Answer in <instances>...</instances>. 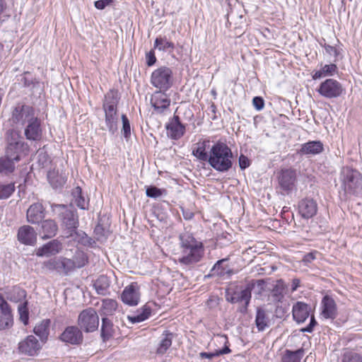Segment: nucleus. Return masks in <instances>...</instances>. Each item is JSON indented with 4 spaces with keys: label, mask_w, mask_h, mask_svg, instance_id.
<instances>
[{
    "label": "nucleus",
    "mask_w": 362,
    "mask_h": 362,
    "mask_svg": "<svg viewBox=\"0 0 362 362\" xmlns=\"http://www.w3.org/2000/svg\"><path fill=\"white\" fill-rule=\"evenodd\" d=\"M233 153L228 146L222 141H216L209 151V164L216 171L228 172L233 165Z\"/></svg>",
    "instance_id": "1"
},
{
    "label": "nucleus",
    "mask_w": 362,
    "mask_h": 362,
    "mask_svg": "<svg viewBox=\"0 0 362 362\" xmlns=\"http://www.w3.org/2000/svg\"><path fill=\"white\" fill-rule=\"evenodd\" d=\"M52 209L58 216L62 228L65 230L66 237H72L77 232L79 225L76 211L69 209L64 204H52Z\"/></svg>",
    "instance_id": "2"
},
{
    "label": "nucleus",
    "mask_w": 362,
    "mask_h": 362,
    "mask_svg": "<svg viewBox=\"0 0 362 362\" xmlns=\"http://www.w3.org/2000/svg\"><path fill=\"white\" fill-rule=\"evenodd\" d=\"M265 281L263 279H259L256 281H251L249 282L245 288L240 291H235L232 293H228L226 296V300L231 303H244L245 310L250 303L251 299V291L257 286L258 288L259 293H262L264 290Z\"/></svg>",
    "instance_id": "3"
},
{
    "label": "nucleus",
    "mask_w": 362,
    "mask_h": 362,
    "mask_svg": "<svg viewBox=\"0 0 362 362\" xmlns=\"http://www.w3.org/2000/svg\"><path fill=\"white\" fill-rule=\"evenodd\" d=\"M117 93L113 90H110L105 96L103 110L105 113V123L109 131L112 134H114L117 129Z\"/></svg>",
    "instance_id": "4"
},
{
    "label": "nucleus",
    "mask_w": 362,
    "mask_h": 362,
    "mask_svg": "<svg viewBox=\"0 0 362 362\" xmlns=\"http://www.w3.org/2000/svg\"><path fill=\"white\" fill-rule=\"evenodd\" d=\"M340 178L346 193L354 194L361 186L362 175L358 170L349 167H344L341 169Z\"/></svg>",
    "instance_id": "5"
},
{
    "label": "nucleus",
    "mask_w": 362,
    "mask_h": 362,
    "mask_svg": "<svg viewBox=\"0 0 362 362\" xmlns=\"http://www.w3.org/2000/svg\"><path fill=\"white\" fill-rule=\"evenodd\" d=\"M151 83L158 90H168L173 84L172 69L165 66L156 69L151 74Z\"/></svg>",
    "instance_id": "6"
},
{
    "label": "nucleus",
    "mask_w": 362,
    "mask_h": 362,
    "mask_svg": "<svg viewBox=\"0 0 362 362\" xmlns=\"http://www.w3.org/2000/svg\"><path fill=\"white\" fill-rule=\"evenodd\" d=\"M78 325L86 332H93L99 326V317L93 308H88L82 310L78 317Z\"/></svg>",
    "instance_id": "7"
},
{
    "label": "nucleus",
    "mask_w": 362,
    "mask_h": 362,
    "mask_svg": "<svg viewBox=\"0 0 362 362\" xmlns=\"http://www.w3.org/2000/svg\"><path fill=\"white\" fill-rule=\"evenodd\" d=\"M35 110L33 107L18 104L12 110L10 121L16 126H25L35 117Z\"/></svg>",
    "instance_id": "8"
},
{
    "label": "nucleus",
    "mask_w": 362,
    "mask_h": 362,
    "mask_svg": "<svg viewBox=\"0 0 362 362\" xmlns=\"http://www.w3.org/2000/svg\"><path fill=\"white\" fill-rule=\"evenodd\" d=\"M344 89L342 85L337 80L332 78L326 79L321 83L317 92L326 98H336L342 95Z\"/></svg>",
    "instance_id": "9"
},
{
    "label": "nucleus",
    "mask_w": 362,
    "mask_h": 362,
    "mask_svg": "<svg viewBox=\"0 0 362 362\" xmlns=\"http://www.w3.org/2000/svg\"><path fill=\"white\" fill-rule=\"evenodd\" d=\"M25 146V142L19 139L18 134L14 131H11L8 139L6 156L14 161L20 160V153Z\"/></svg>",
    "instance_id": "10"
},
{
    "label": "nucleus",
    "mask_w": 362,
    "mask_h": 362,
    "mask_svg": "<svg viewBox=\"0 0 362 362\" xmlns=\"http://www.w3.org/2000/svg\"><path fill=\"white\" fill-rule=\"evenodd\" d=\"M140 298V286L136 282H132L126 286L121 294L122 301L129 306L137 305Z\"/></svg>",
    "instance_id": "11"
},
{
    "label": "nucleus",
    "mask_w": 362,
    "mask_h": 362,
    "mask_svg": "<svg viewBox=\"0 0 362 362\" xmlns=\"http://www.w3.org/2000/svg\"><path fill=\"white\" fill-rule=\"evenodd\" d=\"M165 90H156L151 95V104L157 114H164L169 110L170 99Z\"/></svg>",
    "instance_id": "12"
},
{
    "label": "nucleus",
    "mask_w": 362,
    "mask_h": 362,
    "mask_svg": "<svg viewBox=\"0 0 362 362\" xmlns=\"http://www.w3.org/2000/svg\"><path fill=\"white\" fill-rule=\"evenodd\" d=\"M41 349V344L33 335L28 336L18 344L19 351L29 356H37Z\"/></svg>",
    "instance_id": "13"
},
{
    "label": "nucleus",
    "mask_w": 362,
    "mask_h": 362,
    "mask_svg": "<svg viewBox=\"0 0 362 362\" xmlns=\"http://www.w3.org/2000/svg\"><path fill=\"white\" fill-rule=\"evenodd\" d=\"M279 184L281 189L287 193L293 190L296 180V170L288 168L281 170L278 177Z\"/></svg>",
    "instance_id": "14"
},
{
    "label": "nucleus",
    "mask_w": 362,
    "mask_h": 362,
    "mask_svg": "<svg viewBox=\"0 0 362 362\" xmlns=\"http://www.w3.org/2000/svg\"><path fill=\"white\" fill-rule=\"evenodd\" d=\"M24 134L30 141H40L42 136V129L40 119L35 116L25 125Z\"/></svg>",
    "instance_id": "15"
},
{
    "label": "nucleus",
    "mask_w": 362,
    "mask_h": 362,
    "mask_svg": "<svg viewBox=\"0 0 362 362\" xmlns=\"http://www.w3.org/2000/svg\"><path fill=\"white\" fill-rule=\"evenodd\" d=\"M83 334L80 328L76 326H69L60 335V339L73 345L80 344L83 341Z\"/></svg>",
    "instance_id": "16"
},
{
    "label": "nucleus",
    "mask_w": 362,
    "mask_h": 362,
    "mask_svg": "<svg viewBox=\"0 0 362 362\" xmlns=\"http://www.w3.org/2000/svg\"><path fill=\"white\" fill-rule=\"evenodd\" d=\"M168 136L174 140L180 139L185 132V126L182 124L177 115H174L172 119L166 124Z\"/></svg>",
    "instance_id": "17"
},
{
    "label": "nucleus",
    "mask_w": 362,
    "mask_h": 362,
    "mask_svg": "<svg viewBox=\"0 0 362 362\" xmlns=\"http://www.w3.org/2000/svg\"><path fill=\"white\" fill-rule=\"evenodd\" d=\"M45 216V209L39 202L31 204L26 211L27 221L32 224L40 223Z\"/></svg>",
    "instance_id": "18"
},
{
    "label": "nucleus",
    "mask_w": 362,
    "mask_h": 362,
    "mask_svg": "<svg viewBox=\"0 0 362 362\" xmlns=\"http://www.w3.org/2000/svg\"><path fill=\"white\" fill-rule=\"evenodd\" d=\"M227 262V258L217 261L211 269L210 276H216L223 279L230 278V276L235 274V272L228 267Z\"/></svg>",
    "instance_id": "19"
},
{
    "label": "nucleus",
    "mask_w": 362,
    "mask_h": 362,
    "mask_svg": "<svg viewBox=\"0 0 362 362\" xmlns=\"http://www.w3.org/2000/svg\"><path fill=\"white\" fill-rule=\"evenodd\" d=\"M17 237L20 243L26 245H33L37 241V233L35 229L28 225L19 228Z\"/></svg>",
    "instance_id": "20"
},
{
    "label": "nucleus",
    "mask_w": 362,
    "mask_h": 362,
    "mask_svg": "<svg viewBox=\"0 0 362 362\" xmlns=\"http://www.w3.org/2000/svg\"><path fill=\"white\" fill-rule=\"evenodd\" d=\"M182 256L179 258V262L185 265H190L199 262L204 255L203 246L192 250L183 251Z\"/></svg>",
    "instance_id": "21"
},
{
    "label": "nucleus",
    "mask_w": 362,
    "mask_h": 362,
    "mask_svg": "<svg viewBox=\"0 0 362 362\" xmlns=\"http://www.w3.org/2000/svg\"><path fill=\"white\" fill-rule=\"evenodd\" d=\"M317 210V203L313 199H303L298 204L299 214L304 218L314 216Z\"/></svg>",
    "instance_id": "22"
},
{
    "label": "nucleus",
    "mask_w": 362,
    "mask_h": 362,
    "mask_svg": "<svg viewBox=\"0 0 362 362\" xmlns=\"http://www.w3.org/2000/svg\"><path fill=\"white\" fill-rule=\"evenodd\" d=\"M310 307L308 304L298 301L292 308L293 318L298 323L304 322L310 315Z\"/></svg>",
    "instance_id": "23"
},
{
    "label": "nucleus",
    "mask_w": 362,
    "mask_h": 362,
    "mask_svg": "<svg viewBox=\"0 0 362 362\" xmlns=\"http://www.w3.org/2000/svg\"><path fill=\"white\" fill-rule=\"evenodd\" d=\"M322 315L327 319H334L337 315V305L334 299L325 296L322 300Z\"/></svg>",
    "instance_id": "24"
},
{
    "label": "nucleus",
    "mask_w": 362,
    "mask_h": 362,
    "mask_svg": "<svg viewBox=\"0 0 362 362\" xmlns=\"http://www.w3.org/2000/svg\"><path fill=\"white\" fill-rule=\"evenodd\" d=\"M323 144L320 141H311L301 145L298 153L301 155H316L322 152Z\"/></svg>",
    "instance_id": "25"
},
{
    "label": "nucleus",
    "mask_w": 362,
    "mask_h": 362,
    "mask_svg": "<svg viewBox=\"0 0 362 362\" xmlns=\"http://www.w3.org/2000/svg\"><path fill=\"white\" fill-rule=\"evenodd\" d=\"M61 249L62 245L60 242L53 240L38 248L37 255L39 257L54 255L59 253Z\"/></svg>",
    "instance_id": "26"
},
{
    "label": "nucleus",
    "mask_w": 362,
    "mask_h": 362,
    "mask_svg": "<svg viewBox=\"0 0 362 362\" xmlns=\"http://www.w3.org/2000/svg\"><path fill=\"white\" fill-rule=\"evenodd\" d=\"M255 322L259 332L264 331L269 327L270 320L268 312L263 308H257Z\"/></svg>",
    "instance_id": "27"
},
{
    "label": "nucleus",
    "mask_w": 362,
    "mask_h": 362,
    "mask_svg": "<svg viewBox=\"0 0 362 362\" xmlns=\"http://www.w3.org/2000/svg\"><path fill=\"white\" fill-rule=\"evenodd\" d=\"M180 246L182 250L186 251L203 246L202 243L197 241L191 234L182 233L180 235Z\"/></svg>",
    "instance_id": "28"
},
{
    "label": "nucleus",
    "mask_w": 362,
    "mask_h": 362,
    "mask_svg": "<svg viewBox=\"0 0 362 362\" xmlns=\"http://www.w3.org/2000/svg\"><path fill=\"white\" fill-rule=\"evenodd\" d=\"M173 337V334L169 331H165L161 334L156 349V353L158 354L163 355L166 353L167 350L172 345Z\"/></svg>",
    "instance_id": "29"
},
{
    "label": "nucleus",
    "mask_w": 362,
    "mask_h": 362,
    "mask_svg": "<svg viewBox=\"0 0 362 362\" xmlns=\"http://www.w3.org/2000/svg\"><path fill=\"white\" fill-rule=\"evenodd\" d=\"M210 144L209 140H204L195 144L192 148V155L197 157L199 160L207 161L209 159V153L206 148H209Z\"/></svg>",
    "instance_id": "30"
},
{
    "label": "nucleus",
    "mask_w": 362,
    "mask_h": 362,
    "mask_svg": "<svg viewBox=\"0 0 362 362\" xmlns=\"http://www.w3.org/2000/svg\"><path fill=\"white\" fill-rule=\"evenodd\" d=\"M58 230L57 223L52 219H47L42 222L40 233L43 234L42 238L54 237Z\"/></svg>",
    "instance_id": "31"
},
{
    "label": "nucleus",
    "mask_w": 362,
    "mask_h": 362,
    "mask_svg": "<svg viewBox=\"0 0 362 362\" xmlns=\"http://www.w3.org/2000/svg\"><path fill=\"white\" fill-rule=\"evenodd\" d=\"M49 320H43L34 327V333L38 336L42 343L47 341L49 334Z\"/></svg>",
    "instance_id": "32"
},
{
    "label": "nucleus",
    "mask_w": 362,
    "mask_h": 362,
    "mask_svg": "<svg viewBox=\"0 0 362 362\" xmlns=\"http://www.w3.org/2000/svg\"><path fill=\"white\" fill-rule=\"evenodd\" d=\"M151 308L148 303H146L142 308L137 310L136 314L128 315L127 318L129 321L133 324L138 323L148 319V317L151 315Z\"/></svg>",
    "instance_id": "33"
},
{
    "label": "nucleus",
    "mask_w": 362,
    "mask_h": 362,
    "mask_svg": "<svg viewBox=\"0 0 362 362\" xmlns=\"http://www.w3.org/2000/svg\"><path fill=\"white\" fill-rule=\"evenodd\" d=\"M287 286L282 279L276 281L275 284L271 291L274 300L281 302L286 293Z\"/></svg>",
    "instance_id": "34"
},
{
    "label": "nucleus",
    "mask_w": 362,
    "mask_h": 362,
    "mask_svg": "<svg viewBox=\"0 0 362 362\" xmlns=\"http://www.w3.org/2000/svg\"><path fill=\"white\" fill-rule=\"evenodd\" d=\"M337 70L338 68L334 63L325 64L323 66L322 65L319 70L315 71L314 74L313 75V78L316 80L327 76H334L337 72Z\"/></svg>",
    "instance_id": "35"
},
{
    "label": "nucleus",
    "mask_w": 362,
    "mask_h": 362,
    "mask_svg": "<svg viewBox=\"0 0 362 362\" xmlns=\"http://www.w3.org/2000/svg\"><path fill=\"white\" fill-rule=\"evenodd\" d=\"M117 309V302L111 298H105L99 310L101 316L112 315Z\"/></svg>",
    "instance_id": "36"
},
{
    "label": "nucleus",
    "mask_w": 362,
    "mask_h": 362,
    "mask_svg": "<svg viewBox=\"0 0 362 362\" xmlns=\"http://www.w3.org/2000/svg\"><path fill=\"white\" fill-rule=\"evenodd\" d=\"M47 179L53 188L57 189L62 187L66 182V177L54 170L47 173Z\"/></svg>",
    "instance_id": "37"
},
{
    "label": "nucleus",
    "mask_w": 362,
    "mask_h": 362,
    "mask_svg": "<svg viewBox=\"0 0 362 362\" xmlns=\"http://www.w3.org/2000/svg\"><path fill=\"white\" fill-rule=\"evenodd\" d=\"M305 354V350L303 348L298 349L296 351H291L286 349L284 356L281 358L282 362H300Z\"/></svg>",
    "instance_id": "38"
},
{
    "label": "nucleus",
    "mask_w": 362,
    "mask_h": 362,
    "mask_svg": "<svg viewBox=\"0 0 362 362\" xmlns=\"http://www.w3.org/2000/svg\"><path fill=\"white\" fill-rule=\"evenodd\" d=\"M115 332L114 325L110 320L106 317H102L101 337L103 341L108 340Z\"/></svg>",
    "instance_id": "39"
},
{
    "label": "nucleus",
    "mask_w": 362,
    "mask_h": 362,
    "mask_svg": "<svg viewBox=\"0 0 362 362\" xmlns=\"http://www.w3.org/2000/svg\"><path fill=\"white\" fill-rule=\"evenodd\" d=\"M93 286L99 295L105 296L109 293L110 281L105 276L98 277L95 281Z\"/></svg>",
    "instance_id": "40"
},
{
    "label": "nucleus",
    "mask_w": 362,
    "mask_h": 362,
    "mask_svg": "<svg viewBox=\"0 0 362 362\" xmlns=\"http://www.w3.org/2000/svg\"><path fill=\"white\" fill-rule=\"evenodd\" d=\"M75 269V264L71 259L60 257L59 274L66 276Z\"/></svg>",
    "instance_id": "41"
},
{
    "label": "nucleus",
    "mask_w": 362,
    "mask_h": 362,
    "mask_svg": "<svg viewBox=\"0 0 362 362\" xmlns=\"http://www.w3.org/2000/svg\"><path fill=\"white\" fill-rule=\"evenodd\" d=\"M154 48L163 52H172L175 45L173 42L168 41L166 37H156L154 42Z\"/></svg>",
    "instance_id": "42"
},
{
    "label": "nucleus",
    "mask_w": 362,
    "mask_h": 362,
    "mask_svg": "<svg viewBox=\"0 0 362 362\" xmlns=\"http://www.w3.org/2000/svg\"><path fill=\"white\" fill-rule=\"evenodd\" d=\"M13 161L6 156L0 158V173L4 175L11 173L15 169Z\"/></svg>",
    "instance_id": "43"
},
{
    "label": "nucleus",
    "mask_w": 362,
    "mask_h": 362,
    "mask_svg": "<svg viewBox=\"0 0 362 362\" xmlns=\"http://www.w3.org/2000/svg\"><path fill=\"white\" fill-rule=\"evenodd\" d=\"M72 195L75 199V204L81 209H86L88 202L82 194V189L80 187H76L72 192Z\"/></svg>",
    "instance_id": "44"
},
{
    "label": "nucleus",
    "mask_w": 362,
    "mask_h": 362,
    "mask_svg": "<svg viewBox=\"0 0 362 362\" xmlns=\"http://www.w3.org/2000/svg\"><path fill=\"white\" fill-rule=\"evenodd\" d=\"M60 257H53L42 262V268L49 272H56L59 274Z\"/></svg>",
    "instance_id": "45"
},
{
    "label": "nucleus",
    "mask_w": 362,
    "mask_h": 362,
    "mask_svg": "<svg viewBox=\"0 0 362 362\" xmlns=\"http://www.w3.org/2000/svg\"><path fill=\"white\" fill-rule=\"evenodd\" d=\"M14 191V183L0 184V199H8Z\"/></svg>",
    "instance_id": "46"
},
{
    "label": "nucleus",
    "mask_w": 362,
    "mask_h": 362,
    "mask_svg": "<svg viewBox=\"0 0 362 362\" xmlns=\"http://www.w3.org/2000/svg\"><path fill=\"white\" fill-rule=\"evenodd\" d=\"M167 194V191L165 189H160L156 187V186H149L146 187V194L147 197L151 198H158L162 195H165Z\"/></svg>",
    "instance_id": "47"
},
{
    "label": "nucleus",
    "mask_w": 362,
    "mask_h": 362,
    "mask_svg": "<svg viewBox=\"0 0 362 362\" xmlns=\"http://www.w3.org/2000/svg\"><path fill=\"white\" fill-rule=\"evenodd\" d=\"M341 362H362V356L354 351H346L342 356Z\"/></svg>",
    "instance_id": "48"
},
{
    "label": "nucleus",
    "mask_w": 362,
    "mask_h": 362,
    "mask_svg": "<svg viewBox=\"0 0 362 362\" xmlns=\"http://www.w3.org/2000/svg\"><path fill=\"white\" fill-rule=\"evenodd\" d=\"M74 235H76V239L78 243L85 246H93L95 243V240L88 237L83 231H77Z\"/></svg>",
    "instance_id": "49"
},
{
    "label": "nucleus",
    "mask_w": 362,
    "mask_h": 362,
    "mask_svg": "<svg viewBox=\"0 0 362 362\" xmlns=\"http://www.w3.org/2000/svg\"><path fill=\"white\" fill-rule=\"evenodd\" d=\"M18 311L20 315L21 320L25 324L27 325L29 318V313L28 308V302L25 301L23 303H21L18 307Z\"/></svg>",
    "instance_id": "50"
},
{
    "label": "nucleus",
    "mask_w": 362,
    "mask_h": 362,
    "mask_svg": "<svg viewBox=\"0 0 362 362\" xmlns=\"http://www.w3.org/2000/svg\"><path fill=\"white\" fill-rule=\"evenodd\" d=\"M325 49L326 52L329 55H333L334 57V62H337L339 59L341 58V53L339 48L335 46H331L329 45L325 44L323 46Z\"/></svg>",
    "instance_id": "51"
},
{
    "label": "nucleus",
    "mask_w": 362,
    "mask_h": 362,
    "mask_svg": "<svg viewBox=\"0 0 362 362\" xmlns=\"http://www.w3.org/2000/svg\"><path fill=\"white\" fill-rule=\"evenodd\" d=\"M74 264L75 268H81L83 267L87 262V257L83 252H79L76 253L74 258L71 259Z\"/></svg>",
    "instance_id": "52"
},
{
    "label": "nucleus",
    "mask_w": 362,
    "mask_h": 362,
    "mask_svg": "<svg viewBox=\"0 0 362 362\" xmlns=\"http://www.w3.org/2000/svg\"><path fill=\"white\" fill-rule=\"evenodd\" d=\"M13 316H6L0 314V330L10 328L13 325Z\"/></svg>",
    "instance_id": "53"
},
{
    "label": "nucleus",
    "mask_w": 362,
    "mask_h": 362,
    "mask_svg": "<svg viewBox=\"0 0 362 362\" xmlns=\"http://www.w3.org/2000/svg\"><path fill=\"white\" fill-rule=\"evenodd\" d=\"M0 310H1V314H3V315L13 316L9 305L8 304V303L6 301V300L4 298V297L1 294H0Z\"/></svg>",
    "instance_id": "54"
},
{
    "label": "nucleus",
    "mask_w": 362,
    "mask_h": 362,
    "mask_svg": "<svg viewBox=\"0 0 362 362\" xmlns=\"http://www.w3.org/2000/svg\"><path fill=\"white\" fill-rule=\"evenodd\" d=\"M122 132L124 134V136L125 138H128L131 134V128H130L129 121L125 115H122Z\"/></svg>",
    "instance_id": "55"
},
{
    "label": "nucleus",
    "mask_w": 362,
    "mask_h": 362,
    "mask_svg": "<svg viewBox=\"0 0 362 362\" xmlns=\"http://www.w3.org/2000/svg\"><path fill=\"white\" fill-rule=\"evenodd\" d=\"M95 234L97 235L98 240H103L107 238L108 231L105 230L103 226L98 224L96 226L94 230Z\"/></svg>",
    "instance_id": "56"
},
{
    "label": "nucleus",
    "mask_w": 362,
    "mask_h": 362,
    "mask_svg": "<svg viewBox=\"0 0 362 362\" xmlns=\"http://www.w3.org/2000/svg\"><path fill=\"white\" fill-rule=\"evenodd\" d=\"M13 292H14V293H16L17 295V297H15V296L11 297V298H10L11 300L18 302V301L21 300V299L25 298V296H26L25 291L23 289H21L20 288H15L13 289Z\"/></svg>",
    "instance_id": "57"
},
{
    "label": "nucleus",
    "mask_w": 362,
    "mask_h": 362,
    "mask_svg": "<svg viewBox=\"0 0 362 362\" xmlns=\"http://www.w3.org/2000/svg\"><path fill=\"white\" fill-rule=\"evenodd\" d=\"M317 321L315 320V318L314 317V315H312L311 317H310V323L308 326H306L305 327H303V328H301L300 329V331L301 332H308V333H311L313 332L314 330V327L316 326L317 325Z\"/></svg>",
    "instance_id": "58"
},
{
    "label": "nucleus",
    "mask_w": 362,
    "mask_h": 362,
    "mask_svg": "<svg viewBox=\"0 0 362 362\" xmlns=\"http://www.w3.org/2000/svg\"><path fill=\"white\" fill-rule=\"evenodd\" d=\"M252 104L258 111L262 110L264 106V101L262 97L256 96L252 99Z\"/></svg>",
    "instance_id": "59"
},
{
    "label": "nucleus",
    "mask_w": 362,
    "mask_h": 362,
    "mask_svg": "<svg viewBox=\"0 0 362 362\" xmlns=\"http://www.w3.org/2000/svg\"><path fill=\"white\" fill-rule=\"evenodd\" d=\"M146 59L147 65L148 66H153L156 62L154 51L151 50L150 52H147L146 54Z\"/></svg>",
    "instance_id": "60"
},
{
    "label": "nucleus",
    "mask_w": 362,
    "mask_h": 362,
    "mask_svg": "<svg viewBox=\"0 0 362 362\" xmlns=\"http://www.w3.org/2000/svg\"><path fill=\"white\" fill-rule=\"evenodd\" d=\"M287 311V308L284 307L282 305H276L274 313L276 317L282 318L284 317Z\"/></svg>",
    "instance_id": "61"
},
{
    "label": "nucleus",
    "mask_w": 362,
    "mask_h": 362,
    "mask_svg": "<svg viewBox=\"0 0 362 362\" xmlns=\"http://www.w3.org/2000/svg\"><path fill=\"white\" fill-rule=\"evenodd\" d=\"M249 165H250L249 159L246 156H245L243 155H240V156L239 157L240 168L242 170H244V169L247 168V167H249Z\"/></svg>",
    "instance_id": "62"
},
{
    "label": "nucleus",
    "mask_w": 362,
    "mask_h": 362,
    "mask_svg": "<svg viewBox=\"0 0 362 362\" xmlns=\"http://www.w3.org/2000/svg\"><path fill=\"white\" fill-rule=\"evenodd\" d=\"M112 0H98L95 1V6L98 9H104L107 5L111 4Z\"/></svg>",
    "instance_id": "63"
},
{
    "label": "nucleus",
    "mask_w": 362,
    "mask_h": 362,
    "mask_svg": "<svg viewBox=\"0 0 362 362\" xmlns=\"http://www.w3.org/2000/svg\"><path fill=\"white\" fill-rule=\"evenodd\" d=\"M317 252H309L304 255L303 258V261L305 263H310L312 261H313L315 259V255Z\"/></svg>",
    "instance_id": "64"
}]
</instances>
